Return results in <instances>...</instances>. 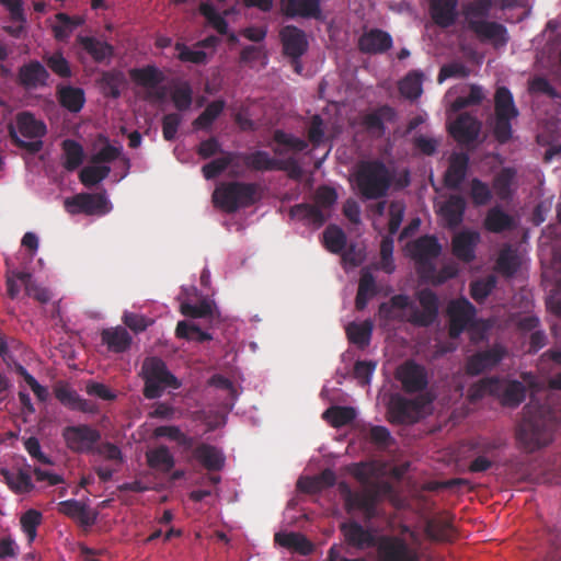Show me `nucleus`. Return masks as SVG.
Segmentation results:
<instances>
[{"mask_svg":"<svg viewBox=\"0 0 561 561\" xmlns=\"http://www.w3.org/2000/svg\"><path fill=\"white\" fill-rule=\"evenodd\" d=\"M44 60L47 67L60 78H70L72 72L69 61L64 57L61 51H55L51 55H46Z\"/></svg>","mask_w":561,"mask_h":561,"instance_id":"0e129e2a","label":"nucleus"},{"mask_svg":"<svg viewBox=\"0 0 561 561\" xmlns=\"http://www.w3.org/2000/svg\"><path fill=\"white\" fill-rule=\"evenodd\" d=\"M43 515L39 511L30 508L20 518L21 528L28 542H33L37 536V527L42 524Z\"/></svg>","mask_w":561,"mask_h":561,"instance_id":"4d7b16f0","label":"nucleus"},{"mask_svg":"<svg viewBox=\"0 0 561 561\" xmlns=\"http://www.w3.org/2000/svg\"><path fill=\"white\" fill-rule=\"evenodd\" d=\"M77 42L98 64H108L114 55V47L96 37L79 35Z\"/></svg>","mask_w":561,"mask_h":561,"instance_id":"2f4dec72","label":"nucleus"},{"mask_svg":"<svg viewBox=\"0 0 561 561\" xmlns=\"http://www.w3.org/2000/svg\"><path fill=\"white\" fill-rule=\"evenodd\" d=\"M495 122L493 135L500 144H506L512 138V121L519 112L513 99V94L506 87H499L494 95Z\"/></svg>","mask_w":561,"mask_h":561,"instance_id":"6e6552de","label":"nucleus"},{"mask_svg":"<svg viewBox=\"0 0 561 561\" xmlns=\"http://www.w3.org/2000/svg\"><path fill=\"white\" fill-rule=\"evenodd\" d=\"M442 252V245L439 244L435 236H423L416 239L411 245V255L416 263L434 272V265L432 261L436 259Z\"/></svg>","mask_w":561,"mask_h":561,"instance_id":"6ab92c4d","label":"nucleus"},{"mask_svg":"<svg viewBox=\"0 0 561 561\" xmlns=\"http://www.w3.org/2000/svg\"><path fill=\"white\" fill-rule=\"evenodd\" d=\"M466 199L461 195H450L440 206L439 214L448 229L458 228L465 217Z\"/></svg>","mask_w":561,"mask_h":561,"instance_id":"c85d7f7f","label":"nucleus"},{"mask_svg":"<svg viewBox=\"0 0 561 561\" xmlns=\"http://www.w3.org/2000/svg\"><path fill=\"white\" fill-rule=\"evenodd\" d=\"M447 314L449 317V336L457 339L472 321L476 308L468 299L459 298L449 302Z\"/></svg>","mask_w":561,"mask_h":561,"instance_id":"dca6fc26","label":"nucleus"},{"mask_svg":"<svg viewBox=\"0 0 561 561\" xmlns=\"http://www.w3.org/2000/svg\"><path fill=\"white\" fill-rule=\"evenodd\" d=\"M325 248L332 253H341L346 247V234L336 225H329L323 232Z\"/></svg>","mask_w":561,"mask_h":561,"instance_id":"864d4df0","label":"nucleus"},{"mask_svg":"<svg viewBox=\"0 0 561 561\" xmlns=\"http://www.w3.org/2000/svg\"><path fill=\"white\" fill-rule=\"evenodd\" d=\"M504 357L501 347H492L478 352L470 356L466 363V373L470 376H478L483 371L495 367Z\"/></svg>","mask_w":561,"mask_h":561,"instance_id":"393cba45","label":"nucleus"},{"mask_svg":"<svg viewBox=\"0 0 561 561\" xmlns=\"http://www.w3.org/2000/svg\"><path fill=\"white\" fill-rule=\"evenodd\" d=\"M392 44L391 35L380 28H370L358 38V49L368 55L383 54L392 47Z\"/></svg>","mask_w":561,"mask_h":561,"instance_id":"b1692460","label":"nucleus"},{"mask_svg":"<svg viewBox=\"0 0 561 561\" xmlns=\"http://www.w3.org/2000/svg\"><path fill=\"white\" fill-rule=\"evenodd\" d=\"M416 299L420 306L411 301L405 294H398L390 298L388 302L379 305V314L386 319H393V309H409L407 321L417 328H428L433 325L439 314V299L436 293L430 288H423L416 293Z\"/></svg>","mask_w":561,"mask_h":561,"instance_id":"f257e3e1","label":"nucleus"},{"mask_svg":"<svg viewBox=\"0 0 561 561\" xmlns=\"http://www.w3.org/2000/svg\"><path fill=\"white\" fill-rule=\"evenodd\" d=\"M15 276L20 279V283L24 286L25 293L28 297L34 298L35 300L46 304L50 299V293L37 285L32 280V275L27 272H19L15 273Z\"/></svg>","mask_w":561,"mask_h":561,"instance_id":"5fc2aeb1","label":"nucleus"},{"mask_svg":"<svg viewBox=\"0 0 561 561\" xmlns=\"http://www.w3.org/2000/svg\"><path fill=\"white\" fill-rule=\"evenodd\" d=\"M239 152L225 151L220 158H216L202 167L203 175L206 180H213L219 176L229 165H232L239 158Z\"/></svg>","mask_w":561,"mask_h":561,"instance_id":"09e8293b","label":"nucleus"},{"mask_svg":"<svg viewBox=\"0 0 561 561\" xmlns=\"http://www.w3.org/2000/svg\"><path fill=\"white\" fill-rule=\"evenodd\" d=\"M377 561H419V556L404 539L383 536L377 545Z\"/></svg>","mask_w":561,"mask_h":561,"instance_id":"ddd939ff","label":"nucleus"},{"mask_svg":"<svg viewBox=\"0 0 561 561\" xmlns=\"http://www.w3.org/2000/svg\"><path fill=\"white\" fill-rule=\"evenodd\" d=\"M130 79L139 87L149 90V98L161 100L164 98V90L154 91L164 80L163 72L154 65H147L141 68H133L129 70Z\"/></svg>","mask_w":561,"mask_h":561,"instance_id":"a211bd4d","label":"nucleus"},{"mask_svg":"<svg viewBox=\"0 0 561 561\" xmlns=\"http://www.w3.org/2000/svg\"><path fill=\"white\" fill-rule=\"evenodd\" d=\"M396 378L401 382L402 389L408 393L421 392L427 388L428 377L424 366L409 359L400 365Z\"/></svg>","mask_w":561,"mask_h":561,"instance_id":"2eb2a0df","label":"nucleus"},{"mask_svg":"<svg viewBox=\"0 0 561 561\" xmlns=\"http://www.w3.org/2000/svg\"><path fill=\"white\" fill-rule=\"evenodd\" d=\"M2 474L11 490L16 493H26L33 489L31 476L23 471L2 470Z\"/></svg>","mask_w":561,"mask_h":561,"instance_id":"6e6d98bb","label":"nucleus"},{"mask_svg":"<svg viewBox=\"0 0 561 561\" xmlns=\"http://www.w3.org/2000/svg\"><path fill=\"white\" fill-rule=\"evenodd\" d=\"M355 417L356 411L352 407L332 405L322 414V419L334 428H340L352 423Z\"/></svg>","mask_w":561,"mask_h":561,"instance_id":"de8ad7c7","label":"nucleus"},{"mask_svg":"<svg viewBox=\"0 0 561 561\" xmlns=\"http://www.w3.org/2000/svg\"><path fill=\"white\" fill-rule=\"evenodd\" d=\"M280 10L289 19L297 16L319 19L321 16L320 0H280Z\"/></svg>","mask_w":561,"mask_h":561,"instance_id":"c756f323","label":"nucleus"},{"mask_svg":"<svg viewBox=\"0 0 561 561\" xmlns=\"http://www.w3.org/2000/svg\"><path fill=\"white\" fill-rule=\"evenodd\" d=\"M274 541L280 547L287 548L302 556H308L313 551L311 541L300 533H276Z\"/></svg>","mask_w":561,"mask_h":561,"instance_id":"c9c22d12","label":"nucleus"},{"mask_svg":"<svg viewBox=\"0 0 561 561\" xmlns=\"http://www.w3.org/2000/svg\"><path fill=\"white\" fill-rule=\"evenodd\" d=\"M400 92L410 100H416L422 94V73L410 72L400 82Z\"/></svg>","mask_w":561,"mask_h":561,"instance_id":"052dcab7","label":"nucleus"},{"mask_svg":"<svg viewBox=\"0 0 561 561\" xmlns=\"http://www.w3.org/2000/svg\"><path fill=\"white\" fill-rule=\"evenodd\" d=\"M495 383L493 397L499 398L503 407L516 408L525 400L527 389L523 382L495 378Z\"/></svg>","mask_w":561,"mask_h":561,"instance_id":"aec40b11","label":"nucleus"},{"mask_svg":"<svg viewBox=\"0 0 561 561\" xmlns=\"http://www.w3.org/2000/svg\"><path fill=\"white\" fill-rule=\"evenodd\" d=\"M469 168V154L454 152L444 174V185L449 190H458L465 181Z\"/></svg>","mask_w":561,"mask_h":561,"instance_id":"a878e982","label":"nucleus"},{"mask_svg":"<svg viewBox=\"0 0 561 561\" xmlns=\"http://www.w3.org/2000/svg\"><path fill=\"white\" fill-rule=\"evenodd\" d=\"M239 158L244 165L253 171H284L293 180H300L304 170L299 162L290 157L287 159H277L270 156L268 152L263 150H255L250 153L239 152Z\"/></svg>","mask_w":561,"mask_h":561,"instance_id":"1a4fd4ad","label":"nucleus"},{"mask_svg":"<svg viewBox=\"0 0 561 561\" xmlns=\"http://www.w3.org/2000/svg\"><path fill=\"white\" fill-rule=\"evenodd\" d=\"M423 408L424 402L421 399H408L401 394H394L388 404L389 421L393 424L415 423Z\"/></svg>","mask_w":561,"mask_h":561,"instance_id":"9b49d317","label":"nucleus"},{"mask_svg":"<svg viewBox=\"0 0 561 561\" xmlns=\"http://www.w3.org/2000/svg\"><path fill=\"white\" fill-rule=\"evenodd\" d=\"M61 436L67 448L76 454L91 455L95 444L101 442L100 431L88 424L66 426Z\"/></svg>","mask_w":561,"mask_h":561,"instance_id":"9d476101","label":"nucleus"},{"mask_svg":"<svg viewBox=\"0 0 561 561\" xmlns=\"http://www.w3.org/2000/svg\"><path fill=\"white\" fill-rule=\"evenodd\" d=\"M125 83L123 72L117 70L102 72L100 84L101 89L106 96L117 99L121 95V87Z\"/></svg>","mask_w":561,"mask_h":561,"instance_id":"3c124183","label":"nucleus"},{"mask_svg":"<svg viewBox=\"0 0 561 561\" xmlns=\"http://www.w3.org/2000/svg\"><path fill=\"white\" fill-rule=\"evenodd\" d=\"M480 239V233L474 230L457 232L451 239L453 254L463 263H471L476 260V249Z\"/></svg>","mask_w":561,"mask_h":561,"instance_id":"412c9836","label":"nucleus"},{"mask_svg":"<svg viewBox=\"0 0 561 561\" xmlns=\"http://www.w3.org/2000/svg\"><path fill=\"white\" fill-rule=\"evenodd\" d=\"M102 343L114 353L125 352L131 343V336L123 327L104 329L101 332Z\"/></svg>","mask_w":561,"mask_h":561,"instance_id":"4c0bfd02","label":"nucleus"},{"mask_svg":"<svg viewBox=\"0 0 561 561\" xmlns=\"http://www.w3.org/2000/svg\"><path fill=\"white\" fill-rule=\"evenodd\" d=\"M393 176L388 167L378 159L360 161L354 173L358 194L363 199H380L388 195Z\"/></svg>","mask_w":561,"mask_h":561,"instance_id":"20e7f679","label":"nucleus"},{"mask_svg":"<svg viewBox=\"0 0 561 561\" xmlns=\"http://www.w3.org/2000/svg\"><path fill=\"white\" fill-rule=\"evenodd\" d=\"M259 185L244 182H224L213 194L214 203L227 213L252 206L257 201Z\"/></svg>","mask_w":561,"mask_h":561,"instance_id":"39448f33","label":"nucleus"},{"mask_svg":"<svg viewBox=\"0 0 561 561\" xmlns=\"http://www.w3.org/2000/svg\"><path fill=\"white\" fill-rule=\"evenodd\" d=\"M374 324L370 320L363 322H351L345 331L348 341L360 350H365L371 341Z\"/></svg>","mask_w":561,"mask_h":561,"instance_id":"a19ab883","label":"nucleus"},{"mask_svg":"<svg viewBox=\"0 0 561 561\" xmlns=\"http://www.w3.org/2000/svg\"><path fill=\"white\" fill-rule=\"evenodd\" d=\"M55 398L66 408L83 413H94L96 407L93 402L81 398L66 381H58L54 386Z\"/></svg>","mask_w":561,"mask_h":561,"instance_id":"4be33fe9","label":"nucleus"},{"mask_svg":"<svg viewBox=\"0 0 561 561\" xmlns=\"http://www.w3.org/2000/svg\"><path fill=\"white\" fill-rule=\"evenodd\" d=\"M458 0H432V18L442 27L451 26L457 19Z\"/></svg>","mask_w":561,"mask_h":561,"instance_id":"f704fd0d","label":"nucleus"},{"mask_svg":"<svg viewBox=\"0 0 561 561\" xmlns=\"http://www.w3.org/2000/svg\"><path fill=\"white\" fill-rule=\"evenodd\" d=\"M111 168L107 165L84 167L79 174L80 181L84 186L91 187L108 176Z\"/></svg>","mask_w":561,"mask_h":561,"instance_id":"13d9d810","label":"nucleus"},{"mask_svg":"<svg viewBox=\"0 0 561 561\" xmlns=\"http://www.w3.org/2000/svg\"><path fill=\"white\" fill-rule=\"evenodd\" d=\"M175 334L180 339H186L188 341H196L199 343L210 341L213 337L209 333L201 330L194 324H190L186 321H180L176 324Z\"/></svg>","mask_w":561,"mask_h":561,"instance_id":"680f3d73","label":"nucleus"},{"mask_svg":"<svg viewBox=\"0 0 561 561\" xmlns=\"http://www.w3.org/2000/svg\"><path fill=\"white\" fill-rule=\"evenodd\" d=\"M226 103L224 100H215L210 102L206 108L194 119L193 126L197 129H207L218 118L225 110Z\"/></svg>","mask_w":561,"mask_h":561,"instance_id":"603ef678","label":"nucleus"},{"mask_svg":"<svg viewBox=\"0 0 561 561\" xmlns=\"http://www.w3.org/2000/svg\"><path fill=\"white\" fill-rule=\"evenodd\" d=\"M57 99L62 107L72 113L80 112L85 102L84 91L71 85H59L57 88Z\"/></svg>","mask_w":561,"mask_h":561,"instance_id":"ea45409f","label":"nucleus"},{"mask_svg":"<svg viewBox=\"0 0 561 561\" xmlns=\"http://www.w3.org/2000/svg\"><path fill=\"white\" fill-rule=\"evenodd\" d=\"M470 197L474 206H484L491 202L493 195L485 182L474 178L470 182Z\"/></svg>","mask_w":561,"mask_h":561,"instance_id":"e2e57ef3","label":"nucleus"},{"mask_svg":"<svg viewBox=\"0 0 561 561\" xmlns=\"http://www.w3.org/2000/svg\"><path fill=\"white\" fill-rule=\"evenodd\" d=\"M64 162L62 167L72 172L77 170L84 160V151L83 147L73 139H65L61 142Z\"/></svg>","mask_w":561,"mask_h":561,"instance_id":"a18cd8bd","label":"nucleus"},{"mask_svg":"<svg viewBox=\"0 0 561 561\" xmlns=\"http://www.w3.org/2000/svg\"><path fill=\"white\" fill-rule=\"evenodd\" d=\"M105 202L102 195L81 193L73 197L66 198L64 206L65 209L72 215L80 213L92 215L100 210L105 205Z\"/></svg>","mask_w":561,"mask_h":561,"instance_id":"cd10ccee","label":"nucleus"},{"mask_svg":"<svg viewBox=\"0 0 561 561\" xmlns=\"http://www.w3.org/2000/svg\"><path fill=\"white\" fill-rule=\"evenodd\" d=\"M378 294L376 279L370 271L363 268L355 297V308L358 311L367 307L368 301Z\"/></svg>","mask_w":561,"mask_h":561,"instance_id":"e433bc0d","label":"nucleus"},{"mask_svg":"<svg viewBox=\"0 0 561 561\" xmlns=\"http://www.w3.org/2000/svg\"><path fill=\"white\" fill-rule=\"evenodd\" d=\"M520 267V259L512 247H504L496 259L495 271L506 278L513 277Z\"/></svg>","mask_w":561,"mask_h":561,"instance_id":"37998d69","label":"nucleus"},{"mask_svg":"<svg viewBox=\"0 0 561 561\" xmlns=\"http://www.w3.org/2000/svg\"><path fill=\"white\" fill-rule=\"evenodd\" d=\"M58 512L75 519L80 526L91 527L96 520V514L77 500H66L58 503Z\"/></svg>","mask_w":561,"mask_h":561,"instance_id":"7c9ffc66","label":"nucleus"},{"mask_svg":"<svg viewBox=\"0 0 561 561\" xmlns=\"http://www.w3.org/2000/svg\"><path fill=\"white\" fill-rule=\"evenodd\" d=\"M148 466L161 472H170L175 466V460L170 449L165 445H160L146 453Z\"/></svg>","mask_w":561,"mask_h":561,"instance_id":"79ce46f5","label":"nucleus"},{"mask_svg":"<svg viewBox=\"0 0 561 561\" xmlns=\"http://www.w3.org/2000/svg\"><path fill=\"white\" fill-rule=\"evenodd\" d=\"M397 113L393 107L382 105L363 116L362 124L369 133L382 136L386 131L385 122H393Z\"/></svg>","mask_w":561,"mask_h":561,"instance_id":"473e14b6","label":"nucleus"},{"mask_svg":"<svg viewBox=\"0 0 561 561\" xmlns=\"http://www.w3.org/2000/svg\"><path fill=\"white\" fill-rule=\"evenodd\" d=\"M279 39L283 45L284 55L296 64V71L300 72L299 59L308 49L306 33L295 25H286L279 31Z\"/></svg>","mask_w":561,"mask_h":561,"instance_id":"4468645a","label":"nucleus"},{"mask_svg":"<svg viewBox=\"0 0 561 561\" xmlns=\"http://www.w3.org/2000/svg\"><path fill=\"white\" fill-rule=\"evenodd\" d=\"M541 369L549 365V386L552 389L561 390V351L549 350L540 357Z\"/></svg>","mask_w":561,"mask_h":561,"instance_id":"49530a36","label":"nucleus"},{"mask_svg":"<svg viewBox=\"0 0 561 561\" xmlns=\"http://www.w3.org/2000/svg\"><path fill=\"white\" fill-rule=\"evenodd\" d=\"M199 12L220 35H226L228 33L227 21L216 11L211 3L202 2L199 4Z\"/></svg>","mask_w":561,"mask_h":561,"instance_id":"bf43d9fd","label":"nucleus"},{"mask_svg":"<svg viewBox=\"0 0 561 561\" xmlns=\"http://www.w3.org/2000/svg\"><path fill=\"white\" fill-rule=\"evenodd\" d=\"M289 216L293 219L305 221L317 228L323 226L327 221V217L318 206L307 203L294 205L289 210Z\"/></svg>","mask_w":561,"mask_h":561,"instance_id":"58836bf2","label":"nucleus"},{"mask_svg":"<svg viewBox=\"0 0 561 561\" xmlns=\"http://www.w3.org/2000/svg\"><path fill=\"white\" fill-rule=\"evenodd\" d=\"M16 125L8 124V133L11 141L20 149H25L31 153L41 151L43 147L42 140L25 141L19 137V133L30 139L42 138L46 135L47 128L44 122L37 119L33 113L23 111L18 113L15 117Z\"/></svg>","mask_w":561,"mask_h":561,"instance_id":"423d86ee","label":"nucleus"},{"mask_svg":"<svg viewBox=\"0 0 561 561\" xmlns=\"http://www.w3.org/2000/svg\"><path fill=\"white\" fill-rule=\"evenodd\" d=\"M340 530L345 543L356 550L364 551L378 545L377 537L373 530L365 528L356 520L342 523Z\"/></svg>","mask_w":561,"mask_h":561,"instance_id":"f3484780","label":"nucleus"},{"mask_svg":"<svg viewBox=\"0 0 561 561\" xmlns=\"http://www.w3.org/2000/svg\"><path fill=\"white\" fill-rule=\"evenodd\" d=\"M57 23L53 26V33L57 41H66L72 32L83 23L80 16H70L59 12L55 15Z\"/></svg>","mask_w":561,"mask_h":561,"instance_id":"8fccbe9b","label":"nucleus"},{"mask_svg":"<svg viewBox=\"0 0 561 561\" xmlns=\"http://www.w3.org/2000/svg\"><path fill=\"white\" fill-rule=\"evenodd\" d=\"M492 7L493 0H473L463 7L462 13L468 28L481 42L491 43L495 48H500L508 43L510 35L505 25L486 20Z\"/></svg>","mask_w":561,"mask_h":561,"instance_id":"7ed1b4c3","label":"nucleus"},{"mask_svg":"<svg viewBox=\"0 0 561 561\" xmlns=\"http://www.w3.org/2000/svg\"><path fill=\"white\" fill-rule=\"evenodd\" d=\"M557 417L546 405L528 404L517 431V439L527 453H534L549 445L553 439Z\"/></svg>","mask_w":561,"mask_h":561,"instance_id":"f03ea898","label":"nucleus"},{"mask_svg":"<svg viewBox=\"0 0 561 561\" xmlns=\"http://www.w3.org/2000/svg\"><path fill=\"white\" fill-rule=\"evenodd\" d=\"M515 176L516 170L513 168H503L495 175L493 186L501 197H505L510 194Z\"/></svg>","mask_w":561,"mask_h":561,"instance_id":"774afa93","label":"nucleus"},{"mask_svg":"<svg viewBox=\"0 0 561 561\" xmlns=\"http://www.w3.org/2000/svg\"><path fill=\"white\" fill-rule=\"evenodd\" d=\"M495 286L496 279L492 275L483 279H477L470 284V295L477 302H482Z\"/></svg>","mask_w":561,"mask_h":561,"instance_id":"338daca9","label":"nucleus"},{"mask_svg":"<svg viewBox=\"0 0 561 561\" xmlns=\"http://www.w3.org/2000/svg\"><path fill=\"white\" fill-rule=\"evenodd\" d=\"M342 495L347 513L358 510L363 512L367 520L376 517L378 502V491L376 489L369 488L363 491H353L347 485H344Z\"/></svg>","mask_w":561,"mask_h":561,"instance_id":"f8f14e48","label":"nucleus"},{"mask_svg":"<svg viewBox=\"0 0 561 561\" xmlns=\"http://www.w3.org/2000/svg\"><path fill=\"white\" fill-rule=\"evenodd\" d=\"M145 379L144 396L149 400L158 399L167 388L179 389L180 380L168 369L159 357L147 358L142 364Z\"/></svg>","mask_w":561,"mask_h":561,"instance_id":"0eeeda50","label":"nucleus"},{"mask_svg":"<svg viewBox=\"0 0 561 561\" xmlns=\"http://www.w3.org/2000/svg\"><path fill=\"white\" fill-rule=\"evenodd\" d=\"M449 134L460 145H470L477 140L481 123L473 116L465 113L460 114L457 119L448 127Z\"/></svg>","mask_w":561,"mask_h":561,"instance_id":"5701e85b","label":"nucleus"},{"mask_svg":"<svg viewBox=\"0 0 561 561\" xmlns=\"http://www.w3.org/2000/svg\"><path fill=\"white\" fill-rule=\"evenodd\" d=\"M193 457L208 471H219L225 466V456L213 445L202 443L193 449Z\"/></svg>","mask_w":561,"mask_h":561,"instance_id":"72a5a7b5","label":"nucleus"},{"mask_svg":"<svg viewBox=\"0 0 561 561\" xmlns=\"http://www.w3.org/2000/svg\"><path fill=\"white\" fill-rule=\"evenodd\" d=\"M514 227V219L499 206L492 207L486 213L484 228L493 233H501Z\"/></svg>","mask_w":561,"mask_h":561,"instance_id":"c03bdc74","label":"nucleus"},{"mask_svg":"<svg viewBox=\"0 0 561 561\" xmlns=\"http://www.w3.org/2000/svg\"><path fill=\"white\" fill-rule=\"evenodd\" d=\"M91 455H98L104 458L105 460L113 461L117 467H119L124 461L121 448L111 442H99L98 444H95L93 453Z\"/></svg>","mask_w":561,"mask_h":561,"instance_id":"69168bd1","label":"nucleus"},{"mask_svg":"<svg viewBox=\"0 0 561 561\" xmlns=\"http://www.w3.org/2000/svg\"><path fill=\"white\" fill-rule=\"evenodd\" d=\"M18 78L26 90H34L47 85L49 72L38 60H31L20 67Z\"/></svg>","mask_w":561,"mask_h":561,"instance_id":"bb28decb","label":"nucleus"}]
</instances>
